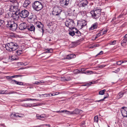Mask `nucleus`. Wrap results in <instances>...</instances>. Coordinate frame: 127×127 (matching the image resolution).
Instances as JSON below:
<instances>
[{"mask_svg": "<svg viewBox=\"0 0 127 127\" xmlns=\"http://www.w3.org/2000/svg\"><path fill=\"white\" fill-rule=\"evenodd\" d=\"M5 46L6 50L10 52L15 50L19 47L18 44L15 42H11L7 43Z\"/></svg>", "mask_w": 127, "mask_h": 127, "instance_id": "obj_1", "label": "nucleus"}, {"mask_svg": "<svg viewBox=\"0 0 127 127\" xmlns=\"http://www.w3.org/2000/svg\"><path fill=\"white\" fill-rule=\"evenodd\" d=\"M6 26L11 30L14 31H15L17 28V24L14 22L13 21L11 20H8L7 21Z\"/></svg>", "mask_w": 127, "mask_h": 127, "instance_id": "obj_2", "label": "nucleus"}, {"mask_svg": "<svg viewBox=\"0 0 127 127\" xmlns=\"http://www.w3.org/2000/svg\"><path fill=\"white\" fill-rule=\"evenodd\" d=\"M32 6L34 10L38 11L43 8V6L41 2L36 1L32 3Z\"/></svg>", "mask_w": 127, "mask_h": 127, "instance_id": "obj_3", "label": "nucleus"}, {"mask_svg": "<svg viewBox=\"0 0 127 127\" xmlns=\"http://www.w3.org/2000/svg\"><path fill=\"white\" fill-rule=\"evenodd\" d=\"M65 26L69 28V29L72 28L74 29V27L75 26V24L73 20L72 19H67L65 22Z\"/></svg>", "mask_w": 127, "mask_h": 127, "instance_id": "obj_4", "label": "nucleus"}, {"mask_svg": "<svg viewBox=\"0 0 127 127\" xmlns=\"http://www.w3.org/2000/svg\"><path fill=\"white\" fill-rule=\"evenodd\" d=\"M62 11L61 8L60 7L57 6H55L53 8L52 13L53 15L59 17L61 15V13Z\"/></svg>", "mask_w": 127, "mask_h": 127, "instance_id": "obj_5", "label": "nucleus"}, {"mask_svg": "<svg viewBox=\"0 0 127 127\" xmlns=\"http://www.w3.org/2000/svg\"><path fill=\"white\" fill-rule=\"evenodd\" d=\"M101 10L98 9H95V10L92 11H91L90 13L92 16L95 19L98 18L100 16L101 13Z\"/></svg>", "mask_w": 127, "mask_h": 127, "instance_id": "obj_6", "label": "nucleus"}, {"mask_svg": "<svg viewBox=\"0 0 127 127\" xmlns=\"http://www.w3.org/2000/svg\"><path fill=\"white\" fill-rule=\"evenodd\" d=\"M9 10L10 11L16 12H20V9L18 6H15L14 4L11 5L9 7Z\"/></svg>", "mask_w": 127, "mask_h": 127, "instance_id": "obj_7", "label": "nucleus"}, {"mask_svg": "<svg viewBox=\"0 0 127 127\" xmlns=\"http://www.w3.org/2000/svg\"><path fill=\"white\" fill-rule=\"evenodd\" d=\"M20 15L21 18H25L27 17L29 14V12L27 10H24L20 12Z\"/></svg>", "mask_w": 127, "mask_h": 127, "instance_id": "obj_8", "label": "nucleus"}, {"mask_svg": "<svg viewBox=\"0 0 127 127\" xmlns=\"http://www.w3.org/2000/svg\"><path fill=\"white\" fill-rule=\"evenodd\" d=\"M70 0H60V3L61 5L64 7H66L68 5Z\"/></svg>", "mask_w": 127, "mask_h": 127, "instance_id": "obj_9", "label": "nucleus"}, {"mask_svg": "<svg viewBox=\"0 0 127 127\" xmlns=\"http://www.w3.org/2000/svg\"><path fill=\"white\" fill-rule=\"evenodd\" d=\"M35 25L38 29H40L42 30L43 35L44 31L43 29L44 26L43 24H42L41 22L38 21L35 23Z\"/></svg>", "mask_w": 127, "mask_h": 127, "instance_id": "obj_10", "label": "nucleus"}, {"mask_svg": "<svg viewBox=\"0 0 127 127\" xmlns=\"http://www.w3.org/2000/svg\"><path fill=\"white\" fill-rule=\"evenodd\" d=\"M88 3V2L86 0H82L79 2L78 6L80 7H83L87 6Z\"/></svg>", "mask_w": 127, "mask_h": 127, "instance_id": "obj_11", "label": "nucleus"}, {"mask_svg": "<svg viewBox=\"0 0 127 127\" xmlns=\"http://www.w3.org/2000/svg\"><path fill=\"white\" fill-rule=\"evenodd\" d=\"M77 24L78 26L81 27L80 28L82 29L87 25V23L85 20H83L78 22Z\"/></svg>", "mask_w": 127, "mask_h": 127, "instance_id": "obj_12", "label": "nucleus"}, {"mask_svg": "<svg viewBox=\"0 0 127 127\" xmlns=\"http://www.w3.org/2000/svg\"><path fill=\"white\" fill-rule=\"evenodd\" d=\"M20 12L15 13L13 14H12L11 19H13L15 20H18L19 18ZM11 20V19L10 20Z\"/></svg>", "mask_w": 127, "mask_h": 127, "instance_id": "obj_13", "label": "nucleus"}, {"mask_svg": "<svg viewBox=\"0 0 127 127\" xmlns=\"http://www.w3.org/2000/svg\"><path fill=\"white\" fill-rule=\"evenodd\" d=\"M27 24L25 23H21L19 25V28L21 30H23L27 28Z\"/></svg>", "mask_w": 127, "mask_h": 127, "instance_id": "obj_14", "label": "nucleus"}, {"mask_svg": "<svg viewBox=\"0 0 127 127\" xmlns=\"http://www.w3.org/2000/svg\"><path fill=\"white\" fill-rule=\"evenodd\" d=\"M12 14L10 12H9L6 14L5 16V17L4 20L7 22V21L8 20H10L11 19Z\"/></svg>", "mask_w": 127, "mask_h": 127, "instance_id": "obj_15", "label": "nucleus"}, {"mask_svg": "<svg viewBox=\"0 0 127 127\" xmlns=\"http://www.w3.org/2000/svg\"><path fill=\"white\" fill-rule=\"evenodd\" d=\"M98 25V23L96 22L94 23L91 27L89 28V29L90 30L92 31L96 29Z\"/></svg>", "mask_w": 127, "mask_h": 127, "instance_id": "obj_16", "label": "nucleus"}, {"mask_svg": "<svg viewBox=\"0 0 127 127\" xmlns=\"http://www.w3.org/2000/svg\"><path fill=\"white\" fill-rule=\"evenodd\" d=\"M31 0H26L23 5V7L26 8L31 3Z\"/></svg>", "mask_w": 127, "mask_h": 127, "instance_id": "obj_17", "label": "nucleus"}, {"mask_svg": "<svg viewBox=\"0 0 127 127\" xmlns=\"http://www.w3.org/2000/svg\"><path fill=\"white\" fill-rule=\"evenodd\" d=\"M10 81L13 84H17L21 85H23V83L22 82L17 81L15 80L12 79Z\"/></svg>", "mask_w": 127, "mask_h": 127, "instance_id": "obj_18", "label": "nucleus"}, {"mask_svg": "<svg viewBox=\"0 0 127 127\" xmlns=\"http://www.w3.org/2000/svg\"><path fill=\"white\" fill-rule=\"evenodd\" d=\"M27 29L31 31H34L35 28L34 26L33 25H30L27 27Z\"/></svg>", "mask_w": 127, "mask_h": 127, "instance_id": "obj_19", "label": "nucleus"}, {"mask_svg": "<svg viewBox=\"0 0 127 127\" xmlns=\"http://www.w3.org/2000/svg\"><path fill=\"white\" fill-rule=\"evenodd\" d=\"M9 59L10 60L12 61L17 60L18 59L17 56L15 55H11V56H10Z\"/></svg>", "mask_w": 127, "mask_h": 127, "instance_id": "obj_20", "label": "nucleus"}, {"mask_svg": "<svg viewBox=\"0 0 127 127\" xmlns=\"http://www.w3.org/2000/svg\"><path fill=\"white\" fill-rule=\"evenodd\" d=\"M46 117V116L44 114H43L41 115L38 114H37L36 115V117L37 118L41 120H42V118L45 117Z\"/></svg>", "mask_w": 127, "mask_h": 127, "instance_id": "obj_21", "label": "nucleus"}, {"mask_svg": "<svg viewBox=\"0 0 127 127\" xmlns=\"http://www.w3.org/2000/svg\"><path fill=\"white\" fill-rule=\"evenodd\" d=\"M76 55L74 54H70L67 55L66 57V59H70L72 58H75Z\"/></svg>", "mask_w": 127, "mask_h": 127, "instance_id": "obj_22", "label": "nucleus"}, {"mask_svg": "<svg viewBox=\"0 0 127 127\" xmlns=\"http://www.w3.org/2000/svg\"><path fill=\"white\" fill-rule=\"evenodd\" d=\"M127 41V39L123 38L121 41V44L122 46H125L126 45V43Z\"/></svg>", "mask_w": 127, "mask_h": 127, "instance_id": "obj_23", "label": "nucleus"}, {"mask_svg": "<svg viewBox=\"0 0 127 127\" xmlns=\"http://www.w3.org/2000/svg\"><path fill=\"white\" fill-rule=\"evenodd\" d=\"M74 29L76 31H75V35L78 36H80L81 35V33L80 32L75 28H74Z\"/></svg>", "mask_w": 127, "mask_h": 127, "instance_id": "obj_24", "label": "nucleus"}, {"mask_svg": "<svg viewBox=\"0 0 127 127\" xmlns=\"http://www.w3.org/2000/svg\"><path fill=\"white\" fill-rule=\"evenodd\" d=\"M45 82L43 80H39L38 81H36L34 83H33L34 84H35L36 85H39L41 83H45Z\"/></svg>", "mask_w": 127, "mask_h": 127, "instance_id": "obj_25", "label": "nucleus"}, {"mask_svg": "<svg viewBox=\"0 0 127 127\" xmlns=\"http://www.w3.org/2000/svg\"><path fill=\"white\" fill-rule=\"evenodd\" d=\"M124 93L122 92H120L118 94L117 97L118 99H119L122 97L123 96Z\"/></svg>", "mask_w": 127, "mask_h": 127, "instance_id": "obj_26", "label": "nucleus"}, {"mask_svg": "<svg viewBox=\"0 0 127 127\" xmlns=\"http://www.w3.org/2000/svg\"><path fill=\"white\" fill-rule=\"evenodd\" d=\"M108 96V93H107L106 95V96H105L104 97L103 99H101L95 101V102H99L100 101H103L105 99L107 98Z\"/></svg>", "mask_w": 127, "mask_h": 127, "instance_id": "obj_27", "label": "nucleus"}, {"mask_svg": "<svg viewBox=\"0 0 127 127\" xmlns=\"http://www.w3.org/2000/svg\"><path fill=\"white\" fill-rule=\"evenodd\" d=\"M16 53V55L19 56L23 53V51L22 50H19L17 51Z\"/></svg>", "mask_w": 127, "mask_h": 127, "instance_id": "obj_28", "label": "nucleus"}, {"mask_svg": "<svg viewBox=\"0 0 127 127\" xmlns=\"http://www.w3.org/2000/svg\"><path fill=\"white\" fill-rule=\"evenodd\" d=\"M55 25L53 22H50L47 24V25L50 28V27Z\"/></svg>", "mask_w": 127, "mask_h": 127, "instance_id": "obj_29", "label": "nucleus"}, {"mask_svg": "<svg viewBox=\"0 0 127 127\" xmlns=\"http://www.w3.org/2000/svg\"><path fill=\"white\" fill-rule=\"evenodd\" d=\"M81 111L80 110L76 109L74 111V114H79Z\"/></svg>", "mask_w": 127, "mask_h": 127, "instance_id": "obj_30", "label": "nucleus"}, {"mask_svg": "<svg viewBox=\"0 0 127 127\" xmlns=\"http://www.w3.org/2000/svg\"><path fill=\"white\" fill-rule=\"evenodd\" d=\"M122 108L124 110H121V111L122 113L123 112H124L125 113V114L126 113L125 112H126V111H127V108L125 107H122Z\"/></svg>", "mask_w": 127, "mask_h": 127, "instance_id": "obj_31", "label": "nucleus"}, {"mask_svg": "<svg viewBox=\"0 0 127 127\" xmlns=\"http://www.w3.org/2000/svg\"><path fill=\"white\" fill-rule=\"evenodd\" d=\"M106 90L105 89L99 91V94L100 95H103L104 94Z\"/></svg>", "mask_w": 127, "mask_h": 127, "instance_id": "obj_32", "label": "nucleus"}, {"mask_svg": "<svg viewBox=\"0 0 127 127\" xmlns=\"http://www.w3.org/2000/svg\"><path fill=\"white\" fill-rule=\"evenodd\" d=\"M69 34L70 35L73 36L75 34V31H73L69 32Z\"/></svg>", "mask_w": 127, "mask_h": 127, "instance_id": "obj_33", "label": "nucleus"}, {"mask_svg": "<svg viewBox=\"0 0 127 127\" xmlns=\"http://www.w3.org/2000/svg\"><path fill=\"white\" fill-rule=\"evenodd\" d=\"M37 99H31V98H26L23 101H29V100H36Z\"/></svg>", "mask_w": 127, "mask_h": 127, "instance_id": "obj_34", "label": "nucleus"}, {"mask_svg": "<svg viewBox=\"0 0 127 127\" xmlns=\"http://www.w3.org/2000/svg\"><path fill=\"white\" fill-rule=\"evenodd\" d=\"M47 51H46L47 53H51L53 52V50L51 48L49 49H47L46 50Z\"/></svg>", "mask_w": 127, "mask_h": 127, "instance_id": "obj_35", "label": "nucleus"}, {"mask_svg": "<svg viewBox=\"0 0 127 127\" xmlns=\"http://www.w3.org/2000/svg\"><path fill=\"white\" fill-rule=\"evenodd\" d=\"M70 77H64L63 78V80L64 81H68L70 80Z\"/></svg>", "mask_w": 127, "mask_h": 127, "instance_id": "obj_36", "label": "nucleus"}, {"mask_svg": "<svg viewBox=\"0 0 127 127\" xmlns=\"http://www.w3.org/2000/svg\"><path fill=\"white\" fill-rule=\"evenodd\" d=\"M94 121L95 122H97L98 121V118L97 116H95L94 118Z\"/></svg>", "mask_w": 127, "mask_h": 127, "instance_id": "obj_37", "label": "nucleus"}, {"mask_svg": "<svg viewBox=\"0 0 127 127\" xmlns=\"http://www.w3.org/2000/svg\"><path fill=\"white\" fill-rule=\"evenodd\" d=\"M66 114H74V111H69L67 110Z\"/></svg>", "mask_w": 127, "mask_h": 127, "instance_id": "obj_38", "label": "nucleus"}, {"mask_svg": "<svg viewBox=\"0 0 127 127\" xmlns=\"http://www.w3.org/2000/svg\"><path fill=\"white\" fill-rule=\"evenodd\" d=\"M116 40H114L110 42L109 44L110 45H114L116 44Z\"/></svg>", "mask_w": 127, "mask_h": 127, "instance_id": "obj_39", "label": "nucleus"}, {"mask_svg": "<svg viewBox=\"0 0 127 127\" xmlns=\"http://www.w3.org/2000/svg\"><path fill=\"white\" fill-rule=\"evenodd\" d=\"M101 33H102V32H100L96 34V36L95 37V39L98 38V37L99 36L101 35Z\"/></svg>", "mask_w": 127, "mask_h": 127, "instance_id": "obj_40", "label": "nucleus"}, {"mask_svg": "<svg viewBox=\"0 0 127 127\" xmlns=\"http://www.w3.org/2000/svg\"><path fill=\"white\" fill-rule=\"evenodd\" d=\"M122 63H123V62H122V61H118L117 62V65H120Z\"/></svg>", "mask_w": 127, "mask_h": 127, "instance_id": "obj_41", "label": "nucleus"}, {"mask_svg": "<svg viewBox=\"0 0 127 127\" xmlns=\"http://www.w3.org/2000/svg\"><path fill=\"white\" fill-rule=\"evenodd\" d=\"M93 84V82H91L90 83H87L86 84H85V85H84V86H89L90 85H91V84Z\"/></svg>", "mask_w": 127, "mask_h": 127, "instance_id": "obj_42", "label": "nucleus"}, {"mask_svg": "<svg viewBox=\"0 0 127 127\" xmlns=\"http://www.w3.org/2000/svg\"><path fill=\"white\" fill-rule=\"evenodd\" d=\"M15 114L12 113H11L10 116L11 117L13 118L14 117H15Z\"/></svg>", "mask_w": 127, "mask_h": 127, "instance_id": "obj_43", "label": "nucleus"}, {"mask_svg": "<svg viewBox=\"0 0 127 127\" xmlns=\"http://www.w3.org/2000/svg\"><path fill=\"white\" fill-rule=\"evenodd\" d=\"M6 91H4V90L3 91H0V94H6V93H5Z\"/></svg>", "mask_w": 127, "mask_h": 127, "instance_id": "obj_44", "label": "nucleus"}, {"mask_svg": "<svg viewBox=\"0 0 127 127\" xmlns=\"http://www.w3.org/2000/svg\"><path fill=\"white\" fill-rule=\"evenodd\" d=\"M42 95H43L45 97H46L49 96H50V94H42Z\"/></svg>", "mask_w": 127, "mask_h": 127, "instance_id": "obj_45", "label": "nucleus"}, {"mask_svg": "<svg viewBox=\"0 0 127 127\" xmlns=\"http://www.w3.org/2000/svg\"><path fill=\"white\" fill-rule=\"evenodd\" d=\"M122 115L124 118V117H127V111L125 114L122 113Z\"/></svg>", "mask_w": 127, "mask_h": 127, "instance_id": "obj_46", "label": "nucleus"}, {"mask_svg": "<svg viewBox=\"0 0 127 127\" xmlns=\"http://www.w3.org/2000/svg\"><path fill=\"white\" fill-rule=\"evenodd\" d=\"M107 31V30L106 29L104 31H103L102 32L101 35H102L105 34Z\"/></svg>", "mask_w": 127, "mask_h": 127, "instance_id": "obj_47", "label": "nucleus"}, {"mask_svg": "<svg viewBox=\"0 0 127 127\" xmlns=\"http://www.w3.org/2000/svg\"><path fill=\"white\" fill-rule=\"evenodd\" d=\"M4 22H6V21L4 20H0V26L2 24H3Z\"/></svg>", "mask_w": 127, "mask_h": 127, "instance_id": "obj_48", "label": "nucleus"}, {"mask_svg": "<svg viewBox=\"0 0 127 127\" xmlns=\"http://www.w3.org/2000/svg\"><path fill=\"white\" fill-rule=\"evenodd\" d=\"M3 12V10L2 9L0 8V15L2 14Z\"/></svg>", "mask_w": 127, "mask_h": 127, "instance_id": "obj_49", "label": "nucleus"}, {"mask_svg": "<svg viewBox=\"0 0 127 127\" xmlns=\"http://www.w3.org/2000/svg\"><path fill=\"white\" fill-rule=\"evenodd\" d=\"M120 69L119 68H118L116 70H115V71H113V72L116 73H117L120 71Z\"/></svg>", "mask_w": 127, "mask_h": 127, "instance_id": "obj_50", "label": "nucleus"}, {"mask_svg": "<svg viewBox=\"0 0 127 127\" xmlns=\"http://www.w3.org/2000/svg\"><path fill=\"white\" fill-rule=\"evenodd\" d=\"M85 122H83L81 123L80 126L81 127H85Z\"/></svg>", "mask_w": 127, "mask_h": 127, "instance_id": "obj_51", "label": "nucleus"}, {"mask_svg": "<svg viewBox=\"0 0 127 127\" xmlns=\"http://www.w3.org/2000/svg\"><path fill=\"white\" fill-rule=\"evenodd\" d=\"M103 51H101L98 53L97 54L96 56L102 55L103 54Z\"/></svg>", "mask_w": 127, "mask_h": 127, "instance_id": "obj_52", "label": "nucleus"}, {"mask_svg": "<svg viewBox=\"0 0 127 127\" xmlns=\"http://www.w3.org/2000/svg\"><path fill=\"white\" fill-rule=\"evenodd\" d=\"M67 110H64L61 111H59V113H66Z\"/></svg>", "mask_w": 127, "mask_h": 127, "instance_id": "obj_53", "label": "nucleus"}, {"mask_svg": "<svg viewBox=\"0 0 127 127\" xmlns=\"http://www.w3.org/2000/svg\"><path fill=\"white\" fill-rule=\"evenodd\" d=\"M15 117H22L21 116H19V115L18 113H15Z\"/></svg>", "mask_w": 127, "mask_h": 127, "instance_id": "obj_54", "label": "nucleus"}, {"mask_svg": "<svg viewBox=\"0 0 127 127\" xmlns=\"http://www.w3.org/2000/svg\"><path fill=\"white\" fill-rule=\"evenodd\" d=\"M8 77H9V79H11L12 78H15V75H14L11 76H8Z\"/></svg>", "mask_w": 127, "mask_h": 127, "instance_id": "obj_55", "label": "nucleus"}, {"mask_svg": "<svg viewBox=\"0 0 127 127\" xmlns=\"http://www.w3.org/2000/svg\"><path fill=\"white\" fill-rule=\"evenodd\" d=\"M87 73L88 74H91L92 73V72L91 71H87Z\"/></svg>", "mask_w": 127, "mask_h": 127, "instance_id": "obj_56", "label": "nucleus"}, {"mask_svg": "<svg viewBox=\"0 0 127 127\" xmlns=\"http://www.w3.org/2000/svg\"><path fill=\"white\" fill-rule=\"evenodd\" d=\"M19 63L21 65H27V64H25V63H23L20 62Z\"/></svg>", "mask_w": 127, "mask_h": 127, "instance_id": "obj_57", "label": "nucleus"}, {"mask_svg": "<svg viewBox=\"0 0 127 127\" xmlns=\"http://www.w3.org/2000/svg\"><path fill=\"white\" fill-rule=\"evenodd\" d=\"M105 66L104 65H100L99 66V68H102V67H104Z\"/></svg>", "mask_w": 127, "mask_h": 127, "instance_id": "obj_58", "label": "nucleus"}, {"mask_svg": "<svg viewBox=\"0 0 127 127\" xmlns=\"http://www.w3.org/2000/svg\"><path fill=\"white\" fill-rule=\"evenodd\" d=\"M15 93V92L14 91H11L10 93H8L7 94H14Z\"/></svg>", "mask_w": 127, "mask_h": 127, "instance_id": "obj_59", "label": "nucleus"}, {"mask_svg": "<svg viewBox=\"0 0 127 127\" xmlns=\"http://www.w3.org/2000/svg\"><path fill=\"white\" fill-rule=\"evenodd\" d=\"M22 76L20 75H15V78H17L18 77H21Z\"/></svg>", "mask_w": 127, "mask_h": 127, "instance_id": "obj_60", "label": "nucleus"}, {"mask_svg": "<svg viewBox=\"0 0 127 127\" xmlns=\"http://www.w3.org/2000/svg\"><path fill=\"white\" fill-rule=\"evenodd\" d=\"M43 126H47L49 127H50V125L49 124H45L43 125Z\"/></svg>", "mask_w": 127, "mask_h": 127, "instance_id": "obj_61", "label": "nucleus"}, {"mask_svg": "<svg viewBox=\"0 0 127 127\" xmlns=\"http://www.w3.org/2000/svg\"><path fill=\"white\" fill-rule=\"evenodd\" d=\"M81 14H82V15H84L85 14V13H84V11H82L81 12Z\"/></svg>", "mask_w": 127, "mask_h": 127, "instance_id": "obj_62", "label": "nucleus"}, {"mask_svg": "<svg viewBox=\"0 0 127 127\" xmlns=\"http://www.w3.org/2000/svg\"><path fill=\"white\" fill-rule=\"evenodd\" d=\"M124 39H127V34H126L124 36Z\"/></svg>", "mask_w": 127, "mask_h": 127, "instance_id": "obj_63", "label": "nucleus"}, {"mask_svg": "<svg viewBox=\"0 0 127 127\" xmlns=\"http://www.w3.org/2000/svg\"><path fill=\"white\" fill-rule=\"evenodd\" d=\"M25 104V106H28L30 105L29 104Z\"/></svg>", "mask_w": 127, "mask_h": 127, "instance_id": "obj_64", "label": "nucleus"}]
</instances>
